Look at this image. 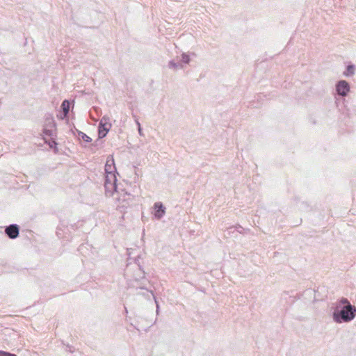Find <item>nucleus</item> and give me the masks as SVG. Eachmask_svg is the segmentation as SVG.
I'll list each match as a JSON object with an SVG mask.
<instances>
[{
  "label": "nucleus",
  "instance_id": "obj_1",
  "mask_svg": "<svg viewBox=\"0 0 356 356\" xmlns=\"http://www.w3.org/2000/svg\"><path fill=\"white\" fill-rule=\"evenodd\" d=\"M356 316V307L345 298H341L335 304L332 319L337 323H349Z\"/></svg>",
  "mask_w": 356,
  "mask_h": 356
},
{
  "label": "nucleus",
  "instance_id": "obj_2",
  "mask_svg": "<svg viewBox=\"0 0 356 356\" xmlns=\"http://www.w3.org/2000/svg\"><path fill=\"white\" fill-rule=\"evenodd\" d=\"M116 176L115 173L106 174L105 175V193L107 196H111L114 195V192L118 193V186L116 184Z\"/></svg>",
  "mask_w": 356,
  "mask_h": 356
},
{
  "label": "nucleus",
  "instance_id": "obj_3",
  "mask_svg": "<svg viewBox=\"0 0 356 356\" xmlns=\"http://www.w3.org/2000/svg\"><path fill=\"white\" fill-rule=\"evenodd\" d=\"M116 195L115 199L118 202V207L122 208H127L130 205V203L132 202L133 196L130 193H127V192L124 193L122 190V193L118 191V193L114 192L113 195Z\"/></svg>",
  "mask_w": 356,
  "mask_h": 356
},
{
  "label": "nucleus",
  "instance_id": "obj_4",
  "mask_svg": "<svg viewBox=\"0 0 356 356\" xmlns=\"http://www.w3.org/2000/svg\"><path fill=\"white\" fill-rule=\"evenodd\" d=\"M111 127L110 118L107 116H104L99 124V138H102L105 137Z\"/></svg>",
  "mask_w": 356,
  "mask_h": 356
},
{
  "label": "nucleus",
  "instance_id": "obj_5",
  "mask_svg": "<svg viewBox=\"0 0 356 356\" xmlns=\"http://www.w3.org/2000/svg\"><path fill=\"white\" fill-rule=\"evenodd\" d=\"M56 123L52 117H48L45 120L43 132L46 136L53 137L56 135Z\"/></svg>",
  "mask_w": 356,
  "mask_h": 356
},
{
  "label": "nucleus",
  "instance_id": "obj_6",
  "mask_svg": "<svg viewBox=\"0 0 356 356\" xmlns=\"http://www.w3.org/2000/svg\"><path fill=\"white\" fill-rule=\"evenodd\" d=\"M336 90L339 95L346 96L350 90V86L346 81L341 80L337 84Z\"/></svg>",
  "mask_w": 356,
  "mask_h": 356
},
{
  "label": "nucleus",
  "instance_id": "obj_7",
  "mask_svg": "<svg viewBox=\"0 0 356 356\" xmlns=\"http://www.w3.org/2000/svg\"><path fill=\"white\" fill-rule=\"evenodd\" d=\"M165 207L163 206L162 202H156L154 204V217L160 220L165 214Z\"/></svg>",
  "mask_w": 356,
  "mask_h": 356
},
{
  "label": "nucleus",
  "instance_id": "obj_8",
  "mask_svg": "<svg viewBox=\"0 0 356 356\" xmlns=\"http://www.w3.org/2000/svg\"><path fill=\"white\" fill-rule=\"evenodd\" d=\"M5 232L10 238H16L19 235V227L15 224L10 225L6 228Z\"/></svg>",
  "mask_w": 356,
  "mask_h": 356
},
{
  "label": "nucleus",
  "instance_id": "obj_9",
  "mask_svg": "<svg viewBox=\"0 0 356 356\" xmlns=\"http://www.w3.org/2000/svg\"><path fill=\"white\" fill-rule=\"evenodd\" d=\"M115 166L113 158L110 156L107 158L105 165V174L115 173Z\"/></svg>",
  "mask_w": 356,
  "mask_h": 356
},
{
  "label": "nucleus",
  "instance_id": "obj_10",
  "mask_svg": "<svg viewBox=\"0 0 356 356\" xmlns=\"http://www.w3.org/2000/svg\"><path fill=\"white\" fill-rule=\"evenodd\" d=\"M70 103L68 100H64L61 104L62 109L64 113V117H66L70 111Z\"/></svg>",
  "mask_w": 356,
  "mask_h": 356
},
{
  "label": "nucleus",
  "instance_id": "obj_11",
  "mask_svg": "<svg viewBox=\"0 0 356 356\" xmlns=\"http://www.w3.org/2000/svg\"><path fill=\"white\" fill-rule=\"evenodd\" d=\"M78 136L79 138L82 139L83 140L87 143H89L92 140V139L88 136H87L85 133L81 131H78Z\"/></svg>",
  "mask_w": 356,
  "mask_h": 356
},
{
  "label": "nucleus",
  "instance_id": "obj_12",
  "mask_svg": "<svg viewBox=\"0 0 356 356\" xmlns=\"http://www.w3.org/2000/svg\"><path fill=\"white\" fill-rule=\"evenodd\" d=\"M168 66L170 68H172V69H174V70H177V69H181V68H183V65H181V64H179L177 63H175V61L173 60H171L169 62V64H168Z\"/></svg>",
  "mask_w": 356,
  "mask_h": 356
},
{
  "label": "nucleus",
  "instance_id": "obj_13",
  "mask_svg": "<svg viewBox=\"0 0 356 356\" xmlns=\"http://www.w3.org/2000/svg\"><path fill=\"white\" fill-rule=\"evenodd\" d=\"M355 73V67L354 65H350L347 67V70L344 72L346 76H351Z\"/></svg>",
  "mask_w": 356,
  "mask_h": 356
},
{
  "label": "nucleus",
  "instance_id": "obj_14",
  "mask_svg": "<svg viewBox=\"0 0 356 356\" xmlns=\"http://www.w3.org/2000/svg\"><path fill=\"white\" fill-rule=\"evenodd\" d=\"M190 58H189V56L186 54H182L181 55V61L184 63H186V64H188L190 63Z\"/></svg>",
  "mask_w": 356,
  "mask_h": 356
},
{
  "label": "nucleus",
  "instance_id": "obj_15",
  "mask_svg": "<svg viewBox=\"0 0 356 356\" xmlns=\"http://www.w3.org/2000/svg\"><path fill=\"white\" fill-rule=\"evenodd\" d=\"M0 356H15V355L8 353V352L0 350Z\"/></svg>",
  "mask_w": 356,
  "mask_h": 356
},
{
  "label": "nucleus",
  "instance_id": "obj_16",
  "mask_svg": "<svg viewBox=\"0 0 356 356\" xmlns=\"http://www.w3.org/2000/svg\"><path fill=\"white\" fill-rule=\"evenodd\" d=\"M136 124L138 125V133L140 136L143 135V133H142V129L140 127V122H138V120H136Z\"/></svg>",
  "mask_w": 356,
  "mask_h": 356
},
{
  "label": "nucleus",
  "instance_id": "obj_17",
  "mask_svg": "<svg viewBox=\"0 0 356 356\" xmlns=\"http://www.w3.org/2000/svg\"><path fill=\"white\" fill-rule=\"evenodd\" d=\"M49 145L50 147H53V145H56V143L54 140H53L51 143H49Z\"/></svg>",
  "mask_w": 356,
  "mask_h": 356
},
{
  "label": "nucleus",
  "instance_id": "obj_18",
  "mask_svg": "<svg viewBox=\"0 0 356 356\" xmlns=\"http://www.w3.org/2000/svg\"><path fill=\"white\" fill-rule=\"evenodd\" d=\"M156 303H157L156 301ZM156 307H157L156 312H158V309H159V305L158 304H156Z\"/></svg>",
  "mask_w": 356,
  "mask_h": 356
},
{
  "label": "nucleus",
  "instance_id": "obj_19",
  "mask_svg": "<svg viewBox=\"0 0 356 356\" xmlns=\"http://www.w3.org/2000/svg\"><path fill=\"white\" fill-rule=\"evenodd\" d=\"M15 356H17V355H15Z\"/></svg>",
  "mask_w": 356,
  "mask_h": 356
}]
</instances>
